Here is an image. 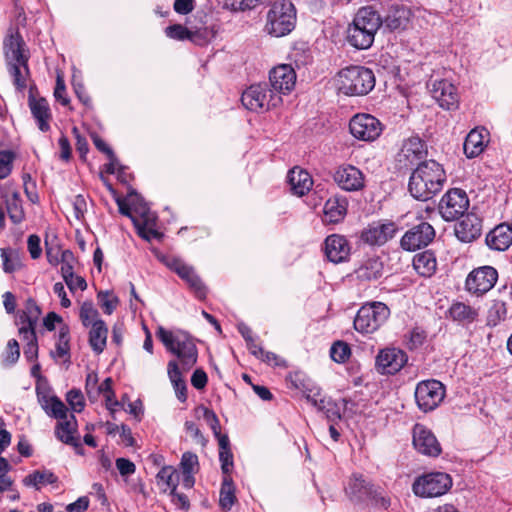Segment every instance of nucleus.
Listing matches in <instances>:
<instances>
[{
	"instance_id": "nucleus-39",
	"label": "nucleus",
	"mask_w": 512,
	"mask_h": 512,
	"mask_svg": "<svg viewBox=\"0 0 512 512\" xmlns=\"http://www.w3.org/2000/svg\"><path fill=\"white\" fill-rule=\"evenodd\" d=\"M51 356L54 359H70V329L67 324H63L59 328L57 341L55 343V350L51 351Z\"/></svg>"
},
{
	"instance_id": "nucleus-7",
	"label": "nucleus",
	"mask_w": 512,
	"mask_h": 512,
	"mask_svg": "<svg viewBox=\"0 0 512 512\" xmlns=\"http://www.w3.org/2000/svg\"><path fill=\"white\" fill-rule=\"evenodd\" d=\"M241 102L250 111L262 112L277 107L282 97L271 91L267 84H255L243 92Z\"/></svg>"
},
{
	"instance_id": "nucleus-33",
	"label": "nucleus",
	"mask_w": 512,
	"mask_h": 512,
	"mask_svg": "<svg viewBox=\"0 0 512 512\" xmlns=\"http://www.w3.org/2000/svg\"><path fill=\"white\" fill-rule=\"evenodd\" d=\"M354 19L357 23L361 24L363 28L374 35L383 24L380 14L369 6L360 8L354 16Z\"/></svg>"
},
{
	"instance_id": "nucleus-61",
	"label": "nucleus",
	"mask_w": 512,
	"mask_h": 512,
	"mask_svg": "<svg viewBox=\"0 0 512 512\" xmlns=\"http://www.w3.org/2000/svg\"><path fill=\"white\" fill-rule=\"evenodd\" d=\"M184 426H185L186 432L192 437V439L194 440V442L196 444H199L203 447L206 445L207 441H206L205 437L203 436L200 429L194 422L186 421Z\"/></svg>"
},
{
	"instance_id": "nucleus-30",
	"label": "nucleus",
	"mask_w": 512,
	"mask_h": 512,
	"mask_svg": "<svg viewBox=\"0 0 512 512\" xmlns=\"http://www.w3.org/2000/svg\"><path fill=\"white\" fill-rule=\"evenodd\" d=\"M288 183L293 194L303 196L310 191L313 180L307 171L294 167L288 173Z\"/></svg>"
},
{
	"instance_id": "nucleus-49",
	"label": "nucleus",
	"mask_w": 512,
	"mask_h": 512,
	"mask_svg": "<svg viewBox=\"0 0 512 512\" xmlns=\"http://www.w3.org/2000/svg\"><path fill=\"white\" fill-rule=\"evenodd\" d=\"M236 501L235 488L229 476L224 477L220 489L219 504L224 510H230Z\"/></svg>"
},
{
	"instance_id": "nucleus-38",
	"label": "nucleus",
	"mask_w": 512,
	"mask_h": 512,
	"mask_svg": "<svg viewBox=\"0 0 512 512\" xmlns=\"http://www.w3.org/2000/svg\"><path fill=\"white\" fill-rule=\"evenodd\" d=\"M180 467L183 473V485L186 488H191L194 485L193 474L199 469L198 456L192 452L183 453Z\"/></svg>"
},
{
	"instance_id": "nucleus-57",
	"label": "nucleus",
	"mask_w": 512,
	"mask_h": 512,
	"mask_svg": "<svg viewBox=\"0 0 512 512\" xmlns=\"http://www.w3.org/2000/svg\"><path fill=\"white\" fill-rule=\"evenodd\" d=\"M331 358L337 363H344L349 355V346L341 341L335 342L330 349Z\"/></svg>"
},
{
	"instance_id": "nucleus-34",
	"label": "nucleus",
	"mask_w": 512,
	"mask_h": 512,
	"mask_svg": "<svg viewBox=\"0 0 512 512\" xmlns=\"http://www.w3.org/2000/svg\"><path fill=\"white\" fill-rule=\"evenodd\" d=\"M168 377L172 383L177 399L180 402L187 400V385L182 377L177 361L171 360L167 365Z\"/></svg>"
},
{
	"instance_id": "nucleus-21",
	"label": "nucleus",
	"mask_w": 512,
	"mask_h": 512,
	"mask_svg": "<svg viewBox=\"0 0 512 512\" xmlns=\"http://www.w3.org/2000/svg\"><path fill=\"white\" fill-rule=\"evenodd\" d=\"M486 245L494 251H506L512 245V225L501 223L491 229L485 238Z\"/></svg>"
},
{
	"instance_id": "nucleus-17",
	"label": "nucleus",
	"mask_w": 512,
	"mask_h": 512,
	"mask_svg": "<svg viewBox=\"0 0 512 512\" xmlns=\"http://www.w3.org/2000/svg\"><path fill=\"white\" fill-rule=\"evenodd\" d=\"M271 91L281 96L290 93L296 84V73L289 64H280L269 73Z\"/></svg>"
},
{
	"instance_id": "nucleus-18",
	"label": "nucleus",
	"mask_w": 512,
	"mask_h": 512,
	"mask_svg": "<svg viewBox=\"0 0 512 512\" xmlns=\"http://www.w3.org/2000/svg\"><path fill=\"white\" fill-rule=\"evenodd\" d=\"M434 236V228L427 222H421L404 234L401 239V247L407 251H415L427 246Z\"/></svg>"
},
{
	"instance_id": "nucleus-59",
	"label": "nucleus",
	"mask_w": 512,
	"mask_h": 512,
	"mask_svg": "<svg viewBox=\"0 0 512 512\" xmlns=\"http://www.w3.org/2000/svg\"><path fill=\"white\" fill-rule=\"evenodd\" d=\"M66 400L74 412L79 413L84 409V397L80 390H70L66 395Z\"/></svg>"
},
{
	"instance_id": "nucleus-53",
	"label": "nucleus",
	"mask_w": 512,
	"mask_h": 512,
	"mask_svg": "<svg viewBox=\"0 0 512 512\" xmlns=\"http://www.w3.org/2000/svg\"><path fill=\"white\" fill-rule=\"evenodd\" d=\"M262 0H225L224 7L230 11L239 12L255 9Z\"/></svg>"
},
{
	"instance_id": "nucleus-27",
	"label": "nucleus",
	"mask_w": 512,
	"mask_h": 512,
	"mask_svg": "<svg viewBox=\"0 0 512 512\" xmlns=\"http://www.w3.org/2000/svg\"><path fill=\"white\" fill-rule=\"evenodd\" d=\"M348 202L345 198H330L323 208V222L326 224H337L344 220L347 214Z\"/></svg>"
},
{
	"instance_id": "nucleus-13",
	"label": "nucleus",
	"mask_w": 512,
	"mask_h": 512,
	"mask_svg": "<svg viewBox=\"0 0 512 512\" xmlns=\"http://www.w3.org/2000/svg\"><path fill=\"white\" fill-rule=\"evenodd\" d=\"M498 279V273L491 266L474 269L466 279V289L473 294H484L491 290Z\"/></svg>"
},
{
	"instance_id": "nucleus-58",
	"label": "nucleus",
	"mask_w": 512,
	"mask_h": 512,
	"mask_svg": "<svg viewBox=\"0 0 512 512\" xmlns=\"http://www.w3.org/2000/svg\"><path fill=\"white\" fill-rule=\"evenodd\" d=\"M20 356L19 344L15 339H11L7 343L5 352L3 353V362L5 365L15 364Z\"/></svg>"
},
{
	"instance_id": "nucleus-46",
	"label": "nucleus",
	"mask_w": 512,
	"mask_h": 512,
	"mask_svg": "<svg viewBox=\"0 0 512 512\" xmlns=\"http://www.w3.org/2000/svg\"><path fill=\"white\" fill-rule=\"evenodd\" d=\"M346 491L351 498L362 499L370 494V487L362 475L354 474L349 480Z\"/></svg>"
},
{
	"instance_id": "nucleus-28",
	"label": "nucleus",
	"mask_w": 512,
	"mask_h": 512,
	"mask_svg": "<svg viewBox=\"0 0 512 512\" xmlns=\"http://www.w3.org/2000/svg\"><path fill=\"white\" fill-rule=\"evenodd\" d=\"M375 35L363 28L355 19L348 26L347 40L349 44L357 49H368L374 42Z\"/></svg>"
},
{
	"instance_id": "nucleus-56",
	"label": "nucleus",
	"mask_w": 512,
	"mask_h": 512,
	"mask_svg": "<svg viewBox=\"0 0 512 512\" xmlns=\"http://www.w3.org/2000/svg\"><path fill=\"white\" fill-rule=\"evenodd\" d=\"M14 158L12 151L0 150V179H5L11 174Z\"/></svg>"
},
{
	"instance_id": "nucleus-8",
	"label": "nucleus",
	"mask_w": 512,
	"mask_h": 512,
	"mask_svg": "<svg viewBox=\"0 0 512 512\" xmlns=\"http://www.w3.org/2000/svg\"><path fill=\"white\" fill-rule=\"evenodd\" d=\"M438 208L444 220L454 221L463 217L468 210V196L464 190L452 188L442 196Z\"/></svg>"
},
{
	"instance_id": "nucleus-35",
	"label": "nucleus",
	"mask_w": 512,
	"mask_h": 512,
	"mask_svg": "<svg viewBox=\"0 0 512 512\" xmlns=\"http://www.w3.org/2000/svg\"><path fill=\"white\" fill-rule=\"evenodd\" d=\"M89 345L96 354H101L107 343L108 328L104 321H97L90 326Z\"/></svg>"
},
{
	"instance_id": "nucleus-11",
	"label": "nucleus",
	"mask_w": 512,
	"mask_h": 512,
	"mask_svg": "<svg viewBox=\"0 0 512 512\" xmlns=\"http://www.w3.org/2000/svg\"><path fill=\"white\" fill-rule=\"evenodd\" d=\"M333 180L337 186L347 192H357L365 188L366 177L356 166L342 164L338 166L333 174Z\"/></svg>"
},
{
	"instance_id": "nucleus-47",
	"label": "nucleus",
	"mask_w": 512,
	"mask_h": 512,
	"mask_svg": "<svg viewBox=\"0 0 512 512\" xmlns=\"http://www.w3.org/2000/svg\"><path fill=\"white\" fill-rule=\"evenodd\" d=\"M19 333L27 341L24 348V356L28 361H34L38 357V344L35 330L26 329L25 326L19 328Z\"/></svg>"
},
{
	"instance_id": "nucleus-22",
	"label": "nucleus",
	"mask_w": 512,
	"mask_h": 512,
	"mask_svg": "<svg viewBox=\"0 0 512 512\" xmlns=\"http://www.w3.org/2000/svg\"><path fill=\"white\" fill-rule=\"evenodd\" d=\"M324 251L329 261L340 263L348 258L350 247L344 236L333 234L325 239Z\"/></svg>"
},
{
	"instance_id": "nucleus-48",
	"label": "nucleus",
	"mask_w": 512,
	"mask_h": 512,
	"mask_svg": "<svg viewBox=\"0 0 512 512\" xmlns=\"http://www.w3.org/2000/svg\"><path fill=\"white\" fill-rule=\"evenodd\" d=\"M40 314V307L33 299H28L26 302L25 311L23 312V315L20 316L22 326H25L26 329L35 330V325L39 319Z\"/></svg>"
},
{
	"instance_id": "nucleus-32",
	"label": "nucleus",
	"mask_w": 512,
	"mask_h": 512,
	"mask_svg": "<svg viewBox=\"0 0 512 512\" xmlns=\"http://www.w3.org/2000/svg\"><path fill=\"white\" fill-rule=\"evenodd\" d=\"M410 16L411 11L406 6H393L386 17L382 19V25L391 31L404 29L410 20Z\"/></svg>"
},
{
	"instance_id": "nucleus-40",
	"label": "nucleus",
	"mask_w": 512,
	"mask_h": 512,
	"mask_svg": "<svg viewBox=\"0 0 512 512\" xmlns=\"http://www.w3.org/2000/svg\"><path fill=\"white\" fill-rule=\"evenodd\" d=\"M9 218L14 224H19L24 220V210L22 200L16 191L6 192L4 195Z\"/></svg>"
},
{
	"instance_id": "nucleus-55",
	"label": "nucleus",
	"mask_w": 512,
	"mask_h": 512,
	"mask_svg": "<svg viewBox=\"0 0 512 512\" xmlns=\"http://www.w3.org/2000/svg\"><path fill=\"white\" fill-rule=\"evenodd\" d=\"M165 33H166L167 37H169L171 39H176V40L188 39V40L194 41V33L189 31L186 27H184L180 24L168 26L165 29Z\"/></svg>"
},
{
	"instance_id": "nucleus-23",
	"label": "nucleus",
	"mask_w": 512,
	"mask_h": 512,
	"mask_svg": "<svg viewBox=\"0 0 512 512\" xmlns=\"http://www.w3.org/2000/svg\"><path fill=\"white\" fill-rule=\"evenodd\" d=\"M482 222L473 213L464 215L455 227L456 237L465 243L472 242L481 234Z\"/></svg>"
},
{
	"instance_id": "nucleus-41",
	"label": "nucleus",
	"mask_w": 512,
	"mask_h": 512,
	"mask_svg": "<svg viewBox=\"0 0 512 512\" xmlns=\"http://www.w3.org/2000/svg\"><path fill=\"white\" fill-rule=\"evenodd\" d=\"M449 314L453 320L461 323H472L478 317L477 309L462 303H453L449 309Z\"/></svg>"
},
{
	"instance_id": "nucleus-60",
	"label": "nucleus",
	"mask_w": 512,
	"mask_h": 512,
	"mask_svg": "<svg viewBox=\"0 0 512 512\" xmlns=\"http://www.w3.org/2000/svg\"><path fill=\"white\" fill-rule=\"evenodd\" d=\"M1 257L3 260V270L6 273H12L20 268V262L17 257H12L6 249H1Z\"/></svg>"
},
{
	"instance_id": "nucleus-43",
	"label": "nucleus",
	"mask_w": 512,
	"mask_h": 512,
	"mask_svg": "<svg viewBox=\"0 0 512 512\" xmlns=\"http://www.w3.org/2000/svg\"><path fill=\"white\" fill-rule=\"evenodd\" d=\"M9 67V72L13 77V82L18 89H24L27 86L26 80L29 74L28 69V58L24 59V63L22 61H12L7 62Z\"/></svg>"
},
{
	"instance_id": "nucleus-54",
	"label": "nucleus",
	"mask_w": 512,
	"mask_h": 512,
	"mask_svg": "<svg viewBox=\"0 0 512 512\" xmlns=\"http://www.w3.org/2000/svg\"><path fill=\"white\" fill-rule=\"evenodd\" d=\"M138 219H134V226L137 229L138 235L147 241H151L152 239L161 238V233H159L154 227L156 221H153L150 225H145L144 223H138Z\"/></svg>"
},
{
	"instance_id": "nucleus-3",
	"label": "nucleus",
	"mask_w": 512,
	"mask_h": 512,
	"mask_svg": "<svg viewBox=\"0 0 512 512\" xmlns=\"http://www.w3.org/2000/svg\"><path fill=\"white\" fill-rule=\"evenodd\" d=\"M296 25V8L290 0L275 1L266 15L265 32L273 37L290 34Z\"/></svg>"
},
{
	"instance_id": "nucleus-9",
	"label": "nucleus",
	"mask_w": 512,
	"mask_h": 512,
	"mask_svg": "<svg viewBox=\"0 0 512 512\" xmlns=\"http://www.w3.org/2000/svg\"><path fill=\"white\" fill-rule=\"evenodd\" d=\"M445 388L438 380H425L417 384L415 399L424 412L434 410L444 399Z\"/></svg>"
},
{
	"instance_id": "nucleus-10",
	"label": "nucleus",
	"mask_w": 512,
	"mask_h": 512,
	"mask_svg": "<svg viewBox=\"0 0 512 512\" xmlns=\"http://www.w3.org/2000/svg\"><path fill=\"white\" fill-rule=\"evenodd\" d=\"M350 133L358 140L374 141L382 133L380 121L370 114H357L349 123Z\"/></svg>"
},
{
	"instance_id": "nucleus-15",
	"label": "nucleus",
	"mask_w": 512,
	"mask_h": 512,
	"mask_svg": "<svg viewBox=\"0 0 512 512\" xmlns=\"http://www.w3.org/2000/svg\"><path fill=\"white\" fill-rule=\"evenodd\" d=\"M432 97L445 110H456L459 106V94L456 86L448 80H434L429 84Z\"/></svg>"
},
{
	"instance_id": "nucleus-26",
	"label": "nucleus",
	"mask_w": 512,
	"mask_h": 512,
	"mask_svg": "<svg viewBox=\"0 0 512 512\" xmlns=\"http://www.w3.org/2000/svg\"><path fill=\"white\" fill-rule=\"evenodd\" d=\"M38 401L46 414L63 421L69 418L68 409L61 399L55 395L37 392Z\"/></svg>"
},
{
	"instance_id": "nucleus-16",
	"label": "nucleus",
	"mask_w": 512,
	"mask_h": 512,
	"mask_svg": "<svg viewBox=\"0 0 512 512\" xmlns=\"http://www.w3.org/2000/svg\"><path fill=\"white\" fill-rule=\"evenodd\" d=\"M166 265L187 283L198 299H205L207 289L193 267L177 258L170 259Z\"/></svg>"
},
{
	"instance_id": "nucleus-62",
	"label": "nucleus",
	"mask_w": 512,
	"mask_h": 512,
	"mask_svg": "<svg viewBox=\"0 0 512 512\" xmlns=\"http://www.w3.org/2000/svg\"><path fill=\"white\" fill-rule=\"evenodd\" d=\"M203 418L213 431L214 435H218L219 432H221L220 422L214 411L208 408H203Z\"/></svg>"
},
{
	"instance_id": "nucleus-6",
	"label": "nucleus",
	"mask_w": 512,
	"mask_h": 512,
	"mask_svg": "<svg viewBox=\"0 0 512 512\" xmlns=\"http://www.w3.org/2000/svg\"><path fill=\"white\" fill-rule=\"evenodd\" d=\"M452 487V478L444 472H431L415 479L412 490L416 496L434 498L446 494Z\"/></svg>"
},
{
	"instance_id": "nucleus-12",
	"label": "nucleus",
	"mask_w": 512,
	"mask_h": 512,
	"mask_svg": "<svg viewBox=\"0 0 512 512\" xmlns=\"http://www.w3.org/2000/svg\"><path fill=\"white\" fill-rule=\"evenodd\" d=\"M407 361L408 356L402 349L386 347L378 352L375 366L383 375H394L404 367Z\"/></svg>"
},
{
	"instance_id": "nucleus-44",
	"label": "nucleus",
	"mask_w": 512,
	"mask_h": 512,
	"mask_svg": "<svg viewBox=\"0 0 512 512\" xmlns=\"http://www.w3.org/2000/svg\"><path fill=\"white\" fill-rule=\"evenodd\" d=\"M383 274V264L378 259L367 260L358 270L357 276L361 280L371 281L379 279Z\"/></svg>"
},
{
	"instance_id": "nucleus-51",
	"label": "nucleus",
	"mask_w": 512,
	"mask_h": 512,
	"mask_svg": "<svg viewBox=\"0 0 512 512\" xmlns=\"http://www.w3.org/2000/svg\"><path fill=\"white\" fill-rule=\"evenodd\" d=\"M177 478V472L171 466L163 467L157 474L158 483L165 486L164 491L170 489L172 492H175L177 490Z\"/></svg>"
},
{
	"instance_id": "nucleus-50",
	"label": "nucleus",
	"mask_w": 512,
	"mask_h": 512,
	"mask_svg": "<svg viewBox=\"0 0 512 512\" xmlns=\"http://www.w3.org/2000/svg\"><path fill=\"white\" fill-rule=\"evenodd\" d=\"M79 318L84 327H90L97 321H103L99 318V312L94 307L92 301H85L82 303L79 311Z\"/></svg>"
},
{
	"instance_id": "nucleus-1",
	"label": "nucleus",
	"mask_w": 512,
	"mask_h": 512,
	"mask_svg": "<svg viewBox=\"0 0 512 512\" xmlns=\"http://www.w3.org/2000/svg\"><path fill=\"white\" fill-rule=\"evenodd\" d=\"M446 181V173L441 164L434 160L418 164L409 179V192L421 201L431 199L441 191Z\"/></svg>"
},
{
	"instance_id": "nucleus-4",
	"label": "nucleus",
	"mask_w": 512,
	"mask_h": 512,
	"mask_svg": "<svg viewBox=\"0 0 512 512\" xmlns=\"http://www.w3.org/2000/svg\"><path fill=\"white\" fill-rule=\"evenodd\" d=\"M339 90L346 95H366L375 86L372 70L362 66H351L338 73Z\"/></svg>"
},
{
	"instance_id": "nucleus-52",
	"label": "nucleus",
	"mask_w": 512,
	"mask_h": 512,
	"mask_svg": "<svg viewBox=\"0 0 512 512\" xmlns=\"http://www.w3.org/2000/svg\"><path fill=\"white\" fill-rule=\"evenodd\" d=\"M97 299L103 312L107 315H111L119 304V298L111 291L98 292Z\"/></svg>"
},
{
	"instance_id": "nucleus-14",
	"label": "nucleus",
	"mask_w": 512,
	"mask_h": 512,
	"mask_svg": "<svg viewBox=\"0 0 512 512\" xmlns=\"http://www.w3.org/2000/svg\"><path fill=\"white\" fill-rule=\"evenodd\" d=\"M413 446L421 454L437 457L442 448L434 433L425 425L417 423L413 427Z\"/></svg>"
},
{
	"instance_id": "nucleus-45",
	"label": "nucleus",
	"mask_w": 512,
	"mask_h": 512,
	"mask_svg": "<svg viewBox=\"0 0 512 512\" xmlns=\"http://www.w3.org/2000/svg\"><path fill=\"white\" fill-rule=\"evenodd\" d=\"M307 400L310 401L319 411L325 413L327 419L335 422L341 419V412L338 405L331 400L316 399L314 396L307 395Z\"/></svg>"
},
{
	"instance_id": "nucleus-29",
	"label": "nucleus",
	"mask_w": 512,
	"mask_h": 512,
	"mask_svg": "<svg viewBox=\"0 0 512 512\" xmlns=\"http://www.w3.org/2000/svg\"><path fill=\"white\" fill-rule=\"evenodd\" d=\"M29 108L35 120L37 121L38 128L42 132H47L50 129V120L52 118L49 104L44 98L29 97Z\"/></svg>"
},
{
	"instance_id": "nucleus-20",
	"label": "nucleus",
	"mask_w": 512,
	"mask_h": 512,
	"mask_svg": "<svg viewBox=\"0 0 512 512\" xmlns=\"http://www.w3.org/2000/svg\"><path fill=\"white\" fill-rule=\"evenodd\" d=\"M397 231L393 222H375L369 225L361 235L362 240L370 245H383L392 239Z\"/></svg>"
},
{
	"instance_id": "nucleus-64",
	"label": "nucleus",
	"mask_w": 512,
	"mask_h": 512,
	"mask_svg": "<svg viewBox=\"0 0 512 512\" xmlns=\"http://www.w3.org/2000/svg\"><path fill=\"white\" fill-rule=\"evenodd\" d=\"M219 460L224 474H229L233 467V455L231 449L219 450Z\"/></svg>"
},
{
	"instance_id": "nucleus-63",
	"label": "nucleus",
	"mask_w": 512,
	"mask_h": 512,
	"mask_svg": "<svg viewBox=\"0 0 512 512\" xmlns=\"http://www.w3.org/2000/svg\"><path fill=\"white\" fill-rule=\"evenodd\" d=\"M54 96L57 101H59L62 105L67 106L70 102L67 94L64 80L60 75L57 76L56 87L54 90Z\"/></svg>"
},
{
	"instance_id": "nucleus-2",
	"label": "nucleus",
	"mask_w": 512,
	"mask_h": 512,
	"mask_svg": "<svg viewBox=\"0 0 512 512\" xmlns=\"http://www.w3.org/2000/svg\"><path fill=\"white\" fill-rule=\"evenodd\" d=\"M156 336L170 353L177 356L184 370H189L196 364L198 350L194 339L187 332L170 331L160 326Z\"/></svg>"
},
{
	"instance_id": "nucleus-37",
	"label": "nucleus",
	"mask_w": 512,
	"mask_h": 512,
	"mask_svg": "<svg viewBox=\"0 0 512 512\" xmlns=\"http://www.w3.org/2000/svg\"><path fill=\"white\" fill-rule=\"evenodd\" d=\"M413 267L419 275L431 277L436 271V258L432 252L424 251L414 256Z\"/></svg>"
},
{
	"instance_id": "nucleus-36",
	"label": "nucleus",
	"mask_w": 512,
	"mask_h": 512,
	"mask_svg": "<svg viewBox=\"0 0 512 512\" xmlns=\"http://www.w3.org/2000/svg\"><path fill=\"white\" fill-rule=\"evenodd\" d=\"M128 202L132 206L133 216L138 217V223L150 225L153 221H156L155 214L151 212L147 203L137 193H130L128 195Z\"/></svg>"
},
{
	"instance_id": "nucleus-25",
	"label": "nucleus",
	"mask_w": 512,
	"mask_h": 512,
	"mask_svg": "<svg viewBox=\"0 0 512 512\" xmlns=\"http://www.w3.org/2000/svg\"><path fill=\"white\" fill-rule=\"evenodd\" d=\"M77 428L76 417L74 414H70L68 419L58 421L55 426V436L62 443L78 448L80 442L77 437Z\"/></svg>"
},
{
	"instance_id": "nucleus-5",
	"label": "nucleus",
	"mask_w": 512,
	"mask_h": 512,
	"mask_svg": "<svg viewBox=\"0 0 512 512\" xmlns=\"http://www.w3.org/2000/svg\"><path fill=\"white\" fill-rule=\"evenodd\" d=\"M390 316L389 307L382 302H369L360 307L355 318L354 328L362 334L376 332Z\"/></svg>"
},
{
	"instance_id": "nucleus-24",
	"label": "nucleus",
	"mask_w": 512,
	"mask_h": 512,
	"mask_svg": "<svg viewBox=\"0 0 512 512\" xmlns=\"http://www.w3.org/2000/svg\"><path fill=\"white\" fill-rule=\"evenodd\" d=\"M489 141V132L485 128L471 130L464 142V153L468 158L480 155Z\"/></svg>"
},
{
	"instance_id": "nucleus-42",
	"label": "nucleus",
	"mask_w": 512,
	"mask_h": 512,
	"mask_svg": "<svg viewBox=\"0 0 512 512\" xmlns=\"http://www.w3.org/2000/svg\"><path fill=\"white\" fill-rule=\"evenodd\" d=\"M57 480V476L49 470H36L24 477L23 484L28 487H35L39 490L42 485L54 484Z\"/></svg>"
},
{
	"instance_id": "nucleus-31",
	"label": "nucleus",
	"mask_w": 512,
	"mask_h": 512,
	"mask_svg": "<svg viewBox=\"0 0 512 512\" xmlns=\"http://www.w3.org/2000/svg\"><path fill=\"white\" fill-rule=\"evenodd\" d=\"M24 42L18 31L11 32L4 40V52L7 62L22 61L28 57L24 54Z\"/></svg>"
},
{
	"instance_id": "nucleus-19",
	"label": "nucleus",
	"mask_w": 512,
	"mask_h": 512,
	"mask_svg": "<svg viewBox=\"0 0 512 512\" xmlns=\"http://www.w3.org/2000/svg\"><path fill=\"white\" fill-rule=\"evenodd\" d=\"M426 155L424 142L419 137H410L405 140L397 155L401 168H410Z\"/></svg>"
}]
</instances>
